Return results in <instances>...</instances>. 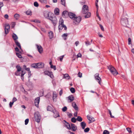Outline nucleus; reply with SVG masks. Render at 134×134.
<instances>
[{"mask_svg":"<svg viewBox=\"0 0 134 134\" xmlns=\"http://www.w3.org/2000/svg\"><path fill=\"white\" fill-rule=\"evenodd\" d=\"M58 27L59 31H60V30H61L63 28H64L65 30H66L67 29L65 25L64 24V21L62 18L60 19Z\"/></svg>","mask_w":134,"mask_h":134,"instance_id":"nucleus-1","label":"nucleus"},{"mask_svg":"<svg viewBox=\"0 0 134 134\" xmlns=\"http://www.w3.org/2000/svg\"><path fill=\"white\" fill-rule=\"evenodd\" d=\"M108 67V69L114 76H116L118 74V72L114 67L111 65H109Z\"/></svg>","mask_w":134,"mask_h":134,"instance_id":"nucleus-2","label":"nucleus"},{"mask_svg":"<svg viewBox=\"0 0 134 134\" xmlns=\"http://www.w3.org/2000/svg\"><path fill=\"white\" fill-rule=\"evenodd\" d=\"M44 64L42 63L33 64L31 65V66L33 68H40L43 67Z\"/></svg>","mask_w":134,"mask_h":134,"instance_id":"nucleus-3","label":"nucleus"},{"mask_svg":"<svg viewBox=\"0 0 134 134\" xmlns=\"http://www.w3.org/2000/svg\"><path fill=\"white\" fill-rule=\"evenodd\" d=\"M35 121L37 122H40L41 117L38 111L36 112L34 114Z\"/></svg>","mask_w":134,"mask_h":134,"instance_id":"nucleus-4","label":"nucleus"},{"mask_svg":"<svg viewBox=\"0 0 134 134\" xmlns=\"http://www.w3.org/2000/svg\"><path fill=\"white\" fill-rule=\"evenodd\" d=\"M49 19L53 23L54 25L55 26L57 23V19L55 17H51L49 18Z\"/></svg>","mask_w":134,"mask_h":134,"instance_id":"nucleus-5","label":"nucleus"},{"mask_svg":"<svg viewBox=\"0 0 134 134\" xmlns=\"http://www.w3.org/2000/svg\"><path fill=\"white\" fill-rule=\"evenodd\" d=\"M81 20V17L76 16L73 20V22L76 24H78L80 22Z\"/></svg>","mask_w":134,"mask_h":134,"instance_id":"nucleus-6","label":"nucleus"},{"mask_svg":"<svg viewBox=\"0 0 134 134\" xmlns=\"http://www.w3.org/2000/svg\"><path fill=\"white\" fill-rule=\"evenodd\" d=\"M121 23L123 25L126 26L128 23V21L127 18L122 19L121 21Z\"/></svg>","mask_w":134,"mask_h":134,"instance_id":"nucleus-7","label":"nucleus"},{"mask_svg":"<svg viewBox=\"0 0 134 134\" xmlns=\"http://www.w3.org/2000/svg\"><path fill=\"white\" fill-rule=\"evenodd\" d=\"M44 73L45 75H47L49 76L52 78H53L54 77V76L52 72L46 71L44 72Z\"/></svg>","mask_w":134,"mask_h":134,"instance_id":"nucleus-8","label":"nucleus"},{"mask_svg":"<svg viewBox=\"0 0 134 134\" xmlns=\"http://www.w3.org/2000/svg\"><path fill=\"white\" fill-rule=\"evenodd\" d=\"M82 11L84 13H86L88 11V6L86 5H84L82 7Z\"/></svg>","mask_w":134,"mask_h":134,"instance_id":"nucleus-9","label":"nucleus"},{"mask_svg":"<svg viewBox=\"0 0 134 134\" xmlns=\"http://www.w3.org/2000/svg\"><path fill=\"white\" fill-rule=\"evenodd\" d=\"M99 74H96L95 75V77L96 80H97V81L99 83L100 85L101 83V79L100 77L99 76Z\"/></svg>","mask_w":134,"mask_h":134,"instance_id":"nucleus-10","label":"nucleus"},{"mask_svg":"<svg viewBox=\"0 0 134 134\" xmlns=\"http://www.w3.org/2000/svg\"><path fill=\"white\" fill-rule=\"evenodd\" d=\"M10 26L9 24H6L5 27V34H7L9 31L10 29Z\"/></svg>","mask_w":134,"mask_h":134,"instance_id":"nucleus-11","label":"nucleus"},{"mask_svg":"<svg viewBox=\"0 0 134 134\" xmlns=\"http://www.w3.org/2000/svg\"><path fill=\"white\" fill-rule=\"evenodd\" d=\"M52 112L53 113V116L54 117L57 118L60 116L59 112L55 110H54Z\"/></svg>","mask_w":134,"mask_h":134,"instance_id":"nucleus-12","label":"nucleus"},{"mask_svg":"<svg viewBox=\"0 0 134 134\" xmlns=\"http://www.w3.org/2000/svg\"><path fill=\"white\" fill-rule=\"evenodd\" d=\"M37 48V49L38 52L40 53H41L43 51V48L40 45H36Z\"/></svg>","mask_w":134,"mask_h":134,"instance_id":"nucleus-13","label":"nucleus"},{"mask_svg":"<svg viewBox=\"0 0 134 134\" xmlns=\"http://www.w3.org/2000/svg\"><path fill=\"white\" fill-rule=\"evenodd\" d=\"M40 100V97H38L36 98L35 100V106L37 107H38V104L39 103Z\"/></svg>","mask_w":134,"mask_h":134,"instance_id":"nucleus-14","label":"nucleus"},{"mask_svg":"<svg viewBox=\"0 0 134 134\" xmlns=\"http://www.w3.org/2000/svg\"><path fill=\"white\" fill-rule=\"evenodd\" d=\"M68 15L69 17L73 20L76 16L75 14L71 12L69 13Z\"/></svg>","mask_w":134,"mask_h":134,"instance_id":"nucleus-15","label":"nucleus"},{"mask_svg":"<svg viewBox=\"0 0 134 134\" xmlns=\"http://www.w3.org/2000/svg\"><path fill=\"white\" fill-rule=\"evenodd\" d=\"M68 102L70 103L74 99V97L72 95H71L68 97Z\"/></svg>","mask_w":134,"mask_h":134,"instance_id":"nucleus-16","label":"nucleus"},{"mask_svg":"<svg viewBox=\"0 0 134 134\" xmlns=\"http://www.w3.org/2000/svg\"><path fill=\"white\" fill-rule=\"evenodd\" d=\"M87 118L88 120L90 121V123L93 122L95 121L94 118L92 116L88 115L87 116Z\"/></svg>","mask_w":134,"mask_h":134,"instance_id":"nucleus-17","label":"nucleus"},{"mask_svg":"<svg viewBox=\"0 0 134 134\" xmlns=\"http://www.w3.org/2000/svg\"><path fill=\"white\" fill-rule=\"evenodd\" d=\"M71 127L72 129V131H75L77 129V127L74 124H71Z\"/></svg>","mask_w":134,"mask_h":134,"instance_id":"nucleus-18","label":"nucleus"},{"mask_svg":"<svg viewBox=\"0 0 134 134\" xmlns=\"http://www.w3.org/2000/svg\"><path fill=\"white\" fill-rule=\"evenodd\" d=\"M72 106L76 110H78V108L76 103L75 102H73L72 103Z\"/></svg>","mask_w":134,"mask_h":134,"instance_id":"nucleus-19","label":"nucleus"},{"mask_svg":"<svg viewBox=\"0 0 134 134\" xmlns=\"http://www.w3.org/2000/svg\"><path fill=\"white\" fill-rule=\"evenodd\" d=\"M81 126L83 129H84L86 125V124L85 122H82L81 123Z\"/></svg>","mask_w":134,"mask_h":134,"instance_id":"nucleus-20","label":"nucleus"},{"mask_svg":"<svg viewBox=\"0 0 134 134\" xmlns=\"http://www.w3.org/2000/svg\"><path fill=\"white\" fill-rule=\"evenodd\" d=\"M57 97V94L54 91L53 93V99L54 101L55 98H56Z\"/></svg>","mask_w":134,"mask_h":134,"instance_id":"nucleus-21","label":"nucleus"},{"mask_svg":"<svg viewBox=\"0 0 134 134\" xmlns=\"http://www.w3.org/2000/svg\"><path fill=\"white\" fill-rule=\"evenodd\" d=\"M16 68L17 69V71H16V74H17L19 71H20L21 72V68L19 66L17 65L16 66Z\"/></svg>","mask_w":134,"mask_h":134,"instance_id":"nucleus-22","label":"nucleus"},{"mask_svg":"<svg viewBox=\"0 0 134 134\" xmlns=\"http://www.w3.org/2000/svg\"><path fill=\"white\" fill-rule=\"evenodd\" d=\"M12 37L13 40L15 41H17L16 40L18 39V37L15 34L13 33V34Z\"/></svg>","mask_w":134,"mask_h":134,"instance_id":"nucleus-23","label":"nucleus"},{"mask_svg":"<svg viewBox=\"0 0 134 134\" xmlns=\"http://www.w3.org/2000/svg\"><path fill=\"white\" fill-rule=\"evenodd\" d=\"M54 12L55 14L56 15H58L59 14V10L58 8H56L54 10Z\"/></svg>","mask_w":134,"mask_h":134,"instance_id":"nucleus-24","label":"nucleus"},{"mask_svg":"<svg viewBox=\"0 0 134 134\" xmlns=\"http://www.w3.org/2000/svg\"><path fill=\"white\" fill-rule=\"evenodd\" d=\"M47 110L48 111H51L53 112L54 110L50 106H48L47 108Z\"/></svg>","mask_w":134,"mask_h":134,"instance_id":"nucleus-25","label":"nucleus"},{"mask_svg":"<svg viewBox=\"0 0 134 134\" xmlns=\"http://www.w3.org/2000/svg\"><path fill=\"white\" fill-rule=\"evenodd\" d=\"M44 16L46 18H47L49 17V13L47 11H44Z\"/></svg>","mask_w":134,"mask_h":134,"instance_id":"nucleus-26","label":"nucleus"},{"mask_svg":"<svg viewBox=\"0 0 134 134\" xmlns=\"http://www.w3.org/2000/svg\"><path fill=\"white\" fill-rule=\"evenodd\" d=\"M49 36L50 39H52L53 37V32H52L51 31L49 32Z\"/></svg>","mask_w":134,"mask_h":134,"instance_id":"nucleus-27","label":"nucleus"},{"mask_svg":"<svg viewBox=\"0 0 134 134\" xmlns=\"http://www.w3.org/2000/svg\"><path fill=\"white\" fill-rule=\"evenodd\" d=\"M65 125L68 129L70 130L71 129L69 123L66 122L65 123Z\"/></svg>","mask_w":134,"mask_h":134,"instance_id":"nucleus-28","label":"nucleus"},{"mask_svg":"<svg viewBox=\"0 0 134 134\" xmlns=\"http://www.w3.org/2000/svg\"><path fill=\"white\" fill-rule=\"evenodd\" d=\"M64 78L66 79H69L70 77L68 74H66L64 75Z\"/></svg>","mask_w":134,"mask_h":134,"instance_id":"nucleus-29","label":"nucleus"},{"mask_svg":"<svg viewBox=\"0 0 134 134\" xmlns=\"http://www.w3.org/2000/svg\"><path fill=\"white\" fill-rule=\"evenodd\" d=\"M20 17V15L19 14H16L14 15V17L16 20H18L19 18Z\"/></svg>","mask_w":134,"mask_h":134,"instance_id":"nucleus-30","label":"nucleus"},{"mask_svg":"<svg viewBox=\"0 0 134 134\" xmlns=\"http://www.w3.org/2000/svg\"><path fill=\"white\" fill-rule=\"evenodd\" d=\"M91 16V13L90 12H88L85 16V18H87L90 17Z\"/></svg>","mask_w":134,"mask_h":134,"instance_id":"nucleus-31","label":"nucleus"},{"mask_svg":"<svg viewBox=\"0 0 134 134\" xmlns=\"http://www.w3.org/2000/svg\"><path fill=\"white\" fill-rule=\"evenodd\" d=\"M15 43H16V45L20 49H21V47L20 46V43L18 42L17 41H15Z\"/></svg>","mask_w":134,"mask_h":134,"instance_id":"nucleus-32","label":"nucleus"},{"mask_svg":"<svg viewBox=\"0 0 134 134\" xmlns=\"http://www.w3.org/2000/svg\"><path fill=\"white\" fill-rule=\"evenodd\" d=\"M40 2L43 4H47V0H38Z\"/></svg>","mask_w":134,"mask_h":134,"instance_id":"nucleus-33","label":"nucleus"},{"mask_svg":"<svg viewBox=\"0 0 134 134\" xmlns=\"http://www.w3.org/2000/svg\"><path fill=\"white\" fill-rule=\"evenodd\" d=\"M25 72L23 71V70L21 71V79L22 80H23L24 79V75L25 74Z\"/></svg>","mask_w":134,"mask_h":134,"instance_id":"nucleus-34","label":"nucleus"},{"mask_svg":"<svg viewBox=\"0 0 134 134\" xmlns=\"http://www.w3.org/2000/svg\"><path fill=\"white\" fill-rule=\"evenodd\" d=\"M76 120L78 121L81 122L82 121V118L80 116H78Z\"/></svg>","mask_w":134,"mask_h":134,"instance_id":"nucleus-35","label":"nucleus"},{"mask_svg":"<svg viewBox=\"0 0 134 134\" xmlns=\"http://www.w3.org/2000/svg\"><path fill=\"white\" fill-rule=\"evenodd\" d=\"M61 4L62 5H64V6H65V0H61Z\"/></svg>","mask_w":134,"mask_h":134,"instance_id":"nucleus-36","label":"nucleus"},{"mask_svg":"<svg viewBox=\"0 0 134 134\" xmlns=\"http://www.w3.org/2000/svg\"><path fill=\"white\" fill-rule=\"evenodd\" d=\"M26 13L27 15H31V12L30 10H28L26 12Z\"/></svg>","mask_w":134,"mask_h":134,"instance_id":"nucleus-37","label":"nucleus"},{"mask_svg":"<svg viewBox=\"0 0 134 134\" xmlns=\"http://www.w3.org/2000/svg\"><path fill=\"white\" fill-rule=\"evenodd\" d=\"M71 92L72 93H74L75 92V89L74 88L72 87L70 89Z\"/></svg>","mask_w":134,"mask_h":134,"instance_id":"nucleus-38","label":"nucleus"},{"mask_svg":"<svg viewBox=\"0 0 134 134\" xmlns=\"http://www.w3.org/2000/svg\"><path fill=\"white\" fill-rule=\"evenodd\" d=\"M96 14L97 16L99 18V20H100L101 18H100V16H99V14H98V10H97Z\"/></svg>","mask_w":134,"mask_h":134,"instance_id":"nucleus-39","label":"nucleus"},{"mask_svg":"<svg viewBox=\"0 0 134 134\" xmlns=\"http://www.w3.org/2000/svg\"><path fill=\"white\" fill-rule=\"evenodd\" d=\"M76 119L74 117L72 118L71 119V121L74 123H75L76 121Z\"/></svg>","mask_w":134,"mask_h":134,"instance_id":"nucleus-40","label":"nucleus"},{"mask_svg":"<svg viewBox=\"0 0 134 134\" xmlns=\"http://www.w3.org/2000/svg\"><path fill=\"white\" fill-rule=\"evenodd\" d=\"M67 110V108L65 106L63 107L62 109V111L63 112Z\"/></svg>","mask_w":134,"mask_h":134,"instance_id":"nucleus-41","label":"nucleus"},{"mask_svg":"<svg viewBox=\"0 0 134 134\" xmlns=\"http://www.w3.org/2000/svg\"><path fill=\"white\" fill-rule=\"evenodd\" d=\"M109 132L107 130H104L103 133V134H109Z\"/></svg>","mask_w":134,"mask_h":134,"instance_id":"nucleus-42","label":"nucleus"},{"mask_svg":"<svg viewBox=\"0 0 134 134\" xmlns=\"http://www.w3.org/2000/svg\"><path fill=\"white\" fill-rule=\"evenodd\" d=\"M51 68L53 69L54 70H55L56 69V66L55 65H52L51 66Z\"/></svg>","mask_w":134,"mask_h":134,"instance_id":"nucleus-43","label":"nucleus"},{"mask_svg":"<svg viewBox=\"0 0 134 134\" xmlns=\"http://www.w3.org/2000/svg\"><path fill=\"white\" fill-rule=\"evenodd\" d=\"M16 55L19 58H22L21 55L19 53H16Z\"/></svg>","mask_w":134,"mask_h":134,"instance_id":"nucleus-44","label":"nucleus"},{"mask_svg":"<svg viewBox=\"0 0 134 134\" xmlns=\"http://www.w3.org/2000/svg\"><path fill=\"white\" fill-rule=\"evenodd\" d=\"M34 5L36 7H38V3L37 2H35L34 3Z\"/></svg>","mask_w":134,"mask_h":134,"instance_id":"nucleus-45","label":"nucleus"},{"mask_svg":"<svg viewBox=\"0 0 134 134\" xmlns=\"http://www.w3.org/2000/svg\"><path fill=\"white\" fill-rule=\"evenodd\" d=\"M90 130L89 128L87 127L84 130V131L85 132H88Z\"/></svg>","mask_w":134,"mask_h":134,"instance_id":"nucleus-46","label":"nucleus"},{"mask_svg":"<svg viewBox=\"0 0 134 134\" xmlns=\"http://www.w3.org/2000/svg\"><path fill=\"white\" fill-rule=\"evenodd\" d=\"M29 119H26L25 121V125H27L28 124V123L29 122Z\"/></svg>","mask_w":134,"mask_h":134,"instance_id":"nucleus-47","label":"nucleus"},{"mask_svg":"<svg viewBox=\"0 0 134 134\" xmlns=\"http://www.w3.org/2000/svg\"><path fill=\"white\" fill-rule=\"evenodd\" d=\"M64 56V55H63L60 57L59 58L60 60L62 62V61L63 58Z\"/></svg>","mask_w":134,"mask_h":134,"instance_id":"nucleus-48","label":"nucleus"},{"mask_svg":"<svg viewBox=\"0 0 134 134\" xmlns=\"http://www.w3.org/2000/svg\"><path fill=\"white\" fill-rule=\"evenodd\" d=\"M128 44H131V39L130 38H129L128 39Z\"/></svg>","mask_w":134,"mask_h":134,"instance_id":"nucleus-49","label":"nucleus"},{"mask_svg":"<svg viewBox=\"0 0 134 134\" xmlns=\"http://www.w3.org/2000/svg\"><path fill=\"white\" fill-rule=\"evenodd\" d=\"M126 130L129 133H131V129L128 127L126 128Z\"/></svg>","mask_w":134,"mask_h":134,"instance_id":"nucleus-50","label":"nucleus"},{"mask_svg":"<svg viewBox=\"0 0 134 134\" xmlns=\"http://www.w3.org/2000/svg\"><path fill=\"white\" fill-rule=\"evenodd\" d=\"M99 26L101 28V30L103 31H104V29L103 26L101 24L99 25Z\"/></svg>","mask_w":134,"mask_h":134,"instance_id":"nucleus-51","label":"nucleus"},{"mask_svg":"<svg viewBox=\"0 0 134 134\" xmlns=\"http://www.w3.org/2000/svg\"><path fill=\"white\" fill-rule=\"evenodd\" d=\"M87 46H88L91 44L90 42L89 41H87L85 42Z\"/></svg>","mask_w":134,"mask_h":134,"instance_id":"nucleus-52","label":"nucleus"},{"mask_svg":"<svg viewBox=\"0 0 134 134\" xmlns=\"http://www.w3.org/2000/svg\"><path fill=\"white\" fill-rule=\"evenodd\" d=\"M15 25V23L14 22H13L12 23V27L13 28Z\"/></svg>","mask_w":134,"mask_h":134,"instance_id":"nucleus-53","label":"nucleus"},{"mask_svg":"<svg viewBox=\"0 0 134 134\" xmlns=\"http://www.w3.org/2000/svg\"><path fill=\"white\" fill-rule=\"evenodd\" d=\"M25 69L27 70V71H28V72L29 73H30L31 72V71H30V68H26Z\"/></svg>","mask_w":134,"mask_h":134,"instance_id":"nucleus-54","label":"nucleus"},{"mask_svg":"<svg viewBox=\"0 0 134 134\" xmlns=\"http://www.w3.org/2000/svg\"><path fill=\"white\" fill-rule=\"evenodd\" d=\"M82 73H80V72H79L78 74V77H81L82 76Z\"/></svg>","mask_w":134,"mask_h":134,"instance_id":"nucleus-55","label":"nucleus"},{"mask_svg":"<svg viewBox=\"0 0 134 134\" xmlns=\"http://www.w3.org/2000/svg\"><path fill=\"white\" fill-rule=\"evenodd\" d=\"M68 35V34L65 33V34H63L62 35V37H66Z\"/></svg>","mask_w":134,"mask_h":134,"instance_id":"nucleus-56","label":"nucleus"},{"mask_svg":"<svg viewBox=\"0 0 134 134\" xmlns=\"http://www.w3.org/2000/svg\"><path fill=\"white\" fill-rule=\"evenodd\" d=\"M68 12L66 11H64L62 13V16L65 15V14H67Z\"/></svg>","mask_w":134,"mask_h":134,"instance_id":"nucleus-57","label":"nucleus"},{"mask_svg":"<svg viewBox=\"0 0 134 134\" xmlns=\"http://www.w3.org/2000/svg\"><path fill=\"white\" fill-rule=\"evenodd\" d=\"M17 100V99L15 97H14L13 99V102L14 103Z\"/></svg>","mask_w":134,"mask_h":134,"instance_id":"nucleus-58","label":"nucleus"},{"mask_svg":"<svg viewBox=\"0 0 134 134\" xmlns=\"http://www.w3.org/2000/svg\"><path fill=\"white\" fill-rule=\"evenodd\" d=\"M82 55L80 53H79L77 55V57L79 58L81 57Z\"/></svg>","mask_w":134,"mask_h":134,"instance_id":"nucleus-59","label":"nucleus"},{"mask_svg":"<svg viewBox=\"0 0 134 134\" xmlns=\"http://www.w3.org/2000/svg\"><path fill=\"white\" fill-rule=\"evenodd\" d=\"M67 115L69 117H71L72 115L69 112H68L67 113Z\"/></svg>","mask_w":134,"mask_h":134,"instance_id":"nucleus-60","label":"nucleus"},{"mask_svg":"<svg viewBox=\"0 0 134 134\" xmlns=\"http://www.w3.org/2000/svg\"><path fill=\"white\" fill-rule=\"evenodd\" d=\"M3 4L2 2H0V8H1V7L3 6Z\"/></svg>","mask_w":134,"mask_h":134,"instance_id":"nucleus-61","label":"nucleus"},{"mask_svg":"<svg viewBox=\"0 0 134 134\" xmlns=\"http://www.w3.org/2000/svg\"><path fill=\"white\" fill-rule=\"evenodd\" d=\"M109 113L110 115V116L112 118H114V116L112 115L111 114V112L110 110H109Z\"/></svg>","mask_w":134,"mask_h":134,"instance_id":"nucleus-62","label":"nucleus"},{"mask_svg":"<svg viewBox=\"0 0 134 134\" xmlns=\"http://www.w3.org/2000/svg\"><path fill=\"white\" fill-rule=\"evenodd\" d=\"M20 71H19L18 72V73L17 74H16V71L15 72V74L16 76H19L20 75Z\"/></svg>","mask_w":134,"mask_h":134,"instance_id":"nucleus-63","label":"nucleus"},{"mask_svg":"<svg viewBox=\"0 0 134 134\" xmlns=\"http://www.w3.org/2000/svg\"><path fill=\"white\" fill-rule=\"evenodd\" d=\"M14 103L13 102H10L9 103V105L10 108L12 107V105H13Z\"/></svg>","mask_w":134,"mask_h":134,"instance_id":"nucleus-64","label":"nucleus"}]
</instances>
